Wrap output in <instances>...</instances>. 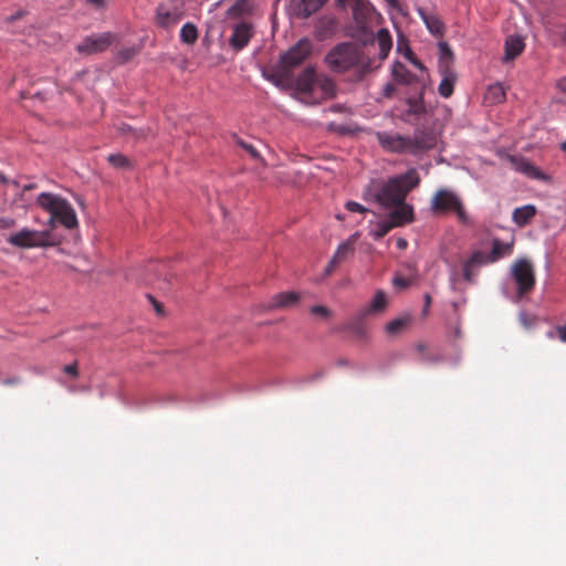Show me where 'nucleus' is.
Here are the masks:
<instances>
[{"mask_svg": "<svg viewBox=\"0 0 566 566\" xmlns=\"http://www.w3.org/2000/svg\"><path fill=\"white\" fill-rule=\"evenodd\" d=\"M387 219L391 222L394 228L403 227L415 221L413 207L403 201V203L395 205L389 208Z\"/></svg>", "mask_w": 566, "mask_h": 566, "instance_id": "nucleus-16", "label": "nucleus"}, {"mask_svg": "<svg viewBox=\"0 0 566 566\" xmlns=\"http://www.w3.org/2000/svg\"><path fill=\"white\" fill-rule=\"evenodd\" d=\"M377 139L380 146L391 153L396 154H411L410 138L400 134L390 135L386 132L377 133Z\"/></svg>", "mask_w": 566, "mask_h": 566, "instance_id": "nucleus-13", "label": "nucleus"}, {"mask_svg": "<svg viewBox=\"0 0 566 566\" xmlns=\"http://www.w3.org/2000/svg\"><path fill=\"white\" fill-rule=\"evenodd\" d=\"M525 48L524 38L520 34L507 35L504 43L503 62L507 63L515 60Z\"/></svg>", "mask_w": 566, "mask_h": 566, "instance_id": "nucleus-24", "label": "nucleus"}, {"mask_svg": "<svg viewBox=\"0 0 566 566\" xmlns=\"http://www.w3.org/2000/svg\"><path fill=\"white\" fill-rule=\"evenodd\" d=\"M514 247V238L510 242H503L499 238L492 240V249L489 252V261L496 262L500 259L511 255Z\"/></svg>", "mask_w": 566, "mask_h": 566, "instance_id": "nucleus-29", "label": "nucleus"}, {"mask_svg": "<svg viewBox=\"0 0 566 566\" xmlns=\"http://www.w3.org/2000/svg\"><path fill=\"white\" fill-rule=\"evenodd\" d=\"M316 83V70L314 66H306L295 78L292 77V88L302 94H312Z\"/></svg>", "mask_w": 566, "mask_h": 566, "instance_id": "nucleus-18", "label": "nucleus"}, {"mask_svg": "<svg viewBox=\"0 0 566 566\" xmlns=\"http://www.w3.org/2000/svg\"><path fill=\"white\" fill-rule=\"evenodd\" d=\"M64 373L67 375H71L72 377L78 376V369H77V363L74 361L73 364L65 365L63 368Z\"/></svg>", "mask_w": 566, "mask_h": 566, "instance_id": "nucleus-57", "label": "nucleus"}, {"mask_svg": "<svg viewBox=\"0 0 566 566\" xmlns=\"http://www.w3.org/2000/svg\"><path fill=\"white\" fill-rule=\"evenodd\" d=\"M310 312L312 315H322L325 317H328L332 315L329 308L324 305H314L311 307Z\"/></svg>", "mask_w": 566, "mask_h": 566, "instance_id": "nucleus-53", "label": "nucleus"}, {"mask_svg": "<svg viewBox=\"0 0 566 566\" xmlns=\"http://www.w3.org/2000/svg\"><path fill=\"white\" fill-rule=\"evenodd\" d=\"M184 3L180 7H175L171 11L164 10L163 6H159L156 10V23L163 29H169L172 24L178 23L184 18Z\"/></svg>", "mask_w": 566, "mask_h": 566, "instance_id": "nucleus-20", "label": "nucleus"}, {"mask_svg": "<svg viewBox=\"0 0 566 566\" xmlns=\"http://www.w3.org/2000/svg\"><path fill=\"white\" fill-rule=\"evenodd\" d=\"M420 176L416 168H409L406 172L394 176L384 182L376 191L375 201L384 209L403 203L408 193L420 184Z\"/></svg>", "mask_w": 566, "mask_h": 566, "instance_id": "nucleus-1", "label": "nucleus"}, {"mask_svg": "<svg viewBox=\"0 0 566 566\" xmlns=\"http://www.w3.org/2000/svg\"><path fill=\"white\" fill-rule=\"evenodd\" d=\"M359 48L353 42H340L333 46L325 55L324 61L331 71L345 73L358 63Z\"/></svg>", "mask_w": 566, "mask_h": 566, "instance_id": "nucleus-3", "label": "nucleus"}, {"mask_svg": "<svg viewBox=\"0 0 566 566\" xmlns=\"http://www.w3.org/2000/svg\"><path fill=\"white\" fill-rule=\"evenodd\" d=\"M387 307V294L382 290H377L370 302L366 306L368 314H381Z\"/></svg>", "mask_w": 566, "mask_h": 566, "instance_id": "nucleus-31", "label": "nucleus"}, {"mask_svg": "<svg viewBox=\"0 0 566 566\" xmlns=\"http://www.w3.org/2000/svg\"><path fill=\"white\" fill-rule=\"evenodd\" d=\"M30 97L36 98L40 102H44L46 99L45 93L41 91H36L34 93H31Z\"/></svg>", "mask_w": 566, "mask_h": 566, "instance_id": "nucleus-63", "label": "nucleus"}, {"mask_svg": "<svg viewBox=\"0 0 566 566\" xmlns=\"http://www.w3.org/2000/svg\"><path fill=\"white\" fill-rule=\"evenodd\" d=\"M312 52V43L307 38L300 39L293 46L280 55L279 67L284 69L292 77L294 69L298 67Z\"/></svg>", "mask_w": 566, "mask_h": 566, "instance_id": "nucleus-8", "label": "nucleus"}, {"mask_svg": "<svg viewBox=\"0 0 566 566\" xmlns=\"http://www.w3.org/2000/svg\"><path fill=\"white\" fill-rule=\"evenodd\" d=\"M510 161L514 169L532 179L546 180L547 176L533 163L523 156H511Z\"/></svg>", "mask_w": 566, "mask_h": 566, "instance_id": "nucleus-19", "label": "nucleus"}, {"mask_svg": "<svg viewBox=\"0 0 566 566\" xmlns=\"http://www.w3.org/2000/svg\"><path fill=\"white\" fill-rule=\"evenodd\" d=\"M387 2V4L391 8V9H395L397 11H399L401 14H406L403 11H402V8L400 6V2L399 0H385Z\"/></svg>", "mask_w": 566, "mask_h": 566, "instance_id": "nucleus-61", "label": "nucleus"}, {"mask_svg": "<svg viewBox=\"0 0 566 566\" xmlns=\"http://www.w3.org/2000/svg\"><path fill=\"white\" fill-rule=\"evenodd\" d=\"M337 20L334 17L323 15L315 24V36L318 40H325L332 36L337 29Z\"/></svg>", "mask_w": 566, "mask_h": 566, "instance_id": "nucleus-27", "label": "nucleus"}, {"mask_svg": "<svg viewBox=\"0 0 566 566\" xmlns=\"http://www.w3.org/2000/svg\"><path fill=\"white\" fill-rule=\"evenodd\" d=\"M358 63L354 66L359 69L360 71H364V74L367 76L370 74L375 67L373 66V59L369 56H366L364 51L359 49V56H358ZM378 69V66H376Z\"/></svg>", "mask_w": 566, "mask_h": 566, "instance_id": "nucleus-42", "label": "nucleus"}, {"mask_svg": "<svg viewBox=\"0 0 566 566\" xmlns=\"http://www.w3.org/2000/svg\"><path fill=\"white\" fill-rule=\"evenodd\" d=\"M536 213L537 209L534 205H525L514 209L512 219L518 227L523 228L532 221Z\"/></svg>", "mask_w": 566, "mask_h": 566, "instance_id": "nucleus-30", "label": "nucleus"}, {"mask_svg": "<svg viewBox=\"0 0 566 566\" xmlns=\"http://www.w3.org/2000/svg\"><path fill=\"white\" fill-rule=\"evenodd\" d=\"M116 39L112 32H103L85 36L76 45V51L83 55H93L106 51Z\"/></svg>", "mask_w": 566, "mask_h": 566, "instance_id": "nucleus-9", "label": "nucleus"}, {"mask_svg": "<svg viewBox=\"0 0 566 566\" xmlns=\"http://www.w3.org/2000/svg\"><path fill=\"white\" fill-rule=\"evenodd\" d=\"M345 208L350 211V212H359V213H364V212H370L369 209H367L366 207H364L363 205L356 202V201H347L345 203ZM371 213L375 216V217H379L378 213L371 211Z\"/></svg>", "mask_w": 566, "mask_h": 566, "instance_id": "nucleus-50", "label": "nucleus"}, {"mask_svg": "<svg viewBox=\"0 0 566 566\" xmlns=\"http://www.w3.org/2000/svg\"><path fill=\"white\" fill-rule=\"evenodd\" d=\"M319 87L328 97L333 98L336 96V84L332 78L324 77L319 83Z\"/></svg>", "mask_w": 566, "mask_h": 566, "instance_id": "nucleus-44", "label": "nucleus"}, {"mask_svg": "<svg viewBox=\"0 0 566 566\" xmlns=\"http://www.w3.org/2000/svg\"><path fill=\"white\" fill-rule=\"evenodd\" d=\"M301 294L294 291L280 292L272 296L268 303L260 304L255 312L256 315L266 314L272 310H284L294 307L298 304Z\"/></svg>", "mask_w": 566, "mask_h": 566, "instance_id": "nucleus-11", "label": "nucleus"}, {"mask_svg": "<svg viewBox=\"0 0 566 566\" xmlns=\"http://www.w3.org/2000/svg\"><path fill=\"white\" fill-rule=\"evenodd\" d=\"M344 329L350 337L364 339L368 335V325L366 321H346Z\"/></svg>", "mask_w": 566, "mask_h": 566, "instance_id": "nucleus-32", "label": "nucleus"}, {"mask_svg": "<svg viewBox=\"0 0 566 566\" xmlns=\"http://www.w3.org/2000/svg\"><path fill=\"white\" fill-rule=\"evenodd\" d=\"M249 1L237 0L226 12L228 18H241L245 13H249Z\"/></svg>", "mask_w": 566, "mask_h": 566, "instance_id": "nucleus-39", "label": "nucleus"}, {"mask_svg": "<svg viewBox=\"0 0 566 566\" xmlns=\"http://www.w3.org/2000/svg\"><path fill=\"white\" fill-rule=\"evenodd\" d=\"M485 99L491 104H500L505 101V90L501 83H495L489 86L485 94Z\"/></svg>", "mask_w": 566, "mask_h": 566, "instance_id": "nucleus-36", "label": "nucleus"}, {"mask_svg": "<svg viewBox=\"0 0 566 566\" xmlns=\"http://www.w3.org/2000/svg\"><path fill=\"white\" fill-rule=\"evenodd\" d=\"M140 52V46L133 45L129 48H123L116 53V62L118 64L128 63L134 56Z\"/></svg>", "mask_w": 566, "mask_h": 566, "instance_id": "nucleus-40", "label": "nucleus"}, {"mask_svg": "<svg viewBox=\"0 0 566 566\" xmlns=\"http://www.w3.org/2000/svg\"><path fill=\"white\" fill-rule=\"evenodd\" d=\"M339 263L340 262L333 256L332 260L328 262V264L325 268V271H324L325 274L329 275L334 271L335 266Z\"/></svg>", "mask_w": 566, "mask_h": 566, "instance_id": "nucleus-60", "label": "nucleus"}, {"mask_svg": "<svg viewBox=\"0 0 566 566\" xmlns=\"http://www.w3.org/2000/svg\"><path fill=\"white\" fill-rule=\"evenodd\" d=\"M263 77L281 90L292 88V76L284 70L279 67L276 62L271 67L262 70Z\"/></svg>", "mask_w": 566, "mask_h": 566, "instance_id": "nucleus-17", "label": "nucleus"}, {"mask_svg": "<svg viewBox=\"0 0 566 566\" xmlns=\"http://www.w3.org/2000/svg\"><path fill=\"white\" fill-rule=\"evenodd\" d=\"M27 13H28V12H27L25 10H23V9L18 10L15 13H13V14H11V15L7 17V18H6V22H8V23H13V22H15V21H18V20L22 19L23 17H25V15H27Z\"/></svg>", "mask_w": 566, "mask_h": 566, "instance_id": "nucleus-56", "label": "nucleus"}, {"mask_svg": "<svg viewBox=\"0 0 566 566\" xmlns=\"http://www.w3.org/2000/svg\"><path fill=\"white\" fill-rule=\"evenodd\" d=\"M375 35L379 48H392V39L388 29L381 28Z\"/></svg>", "mask_w": 566, "mask_h": 566, "instance_id": "nucleus-43", "label": "nucleus"}, {"mask_svg": "<svg viewBox=\"0 0 566 566\" xmlns=\"http://www.w3.org/2000/svg\"><path fill=\"white\" fill-rule=\"evenodd\" d=\"M327 130L331 133H335L339 136H347V135H352L354 133V130L350 127H348L346 125L337 124L335 122H331L327 125Z\"/></svg>", "mask_w": 566, "mask_h": 566, "instance_id": "nucleus-45", "label": "nucleus"}, {"mask_svg": "<svg viewBox=\"0 0 566 566\" xmlns=\"http://www.w3.org/2000/svg\"><path fill=\"white\" fill-rule=\"evenodd\" d=\"M410 283H411L410 280L406 279L403 276L397 275L392 279L394 286L399 290H405V289L409 287Z\"/></svg>", "mask_w": 566, "mask_h": 566, "instance_id": "nucleus-54", "label": "nucleus"}, {"mask_svg": "<svg viewBox=\"0 0 566 566\" xmlns=\"http://www.w3.org/2000/svg\"><path fill=\"white\" fill-rule=\"evenodd\" d=\"M369 223V235H371L376 241L382 239L391 229H394V226L387 218L376 222L370 221Z\"/></svg>", "mask_w": 566, "mask_h": 566, "instance_id": "nucleus-35", "label": "nucleus"}, {"mask_svg": "<svg viewBox=\"0 0 566 566\" xmlns=\"http://www.w3.org/2000/svg\"><path fill=\"white\" fill-rule=\"evenodd\" d=\"M15 226V220L12 218H0V229H10Z\"/></svg>", "mask_w": 566, "mask_h": 566, "instance_id": "nucleus-58", "label": "nucleus"}, {"mask_svg": "<svg viewBox=\"0 0 566 566\" xmlns=\"http://www.w3.org/2000/svg\"><path fill=\"white\" fill-rule=\"evenodd\" d=\"M177 280V275L169 271V264L161 261H150L142 274V281L145 284L157 283L158 287L165 292L171 291Z\"/></svg>", "mask_w": 566, "mask_h": 566, "instance_id": "nucleus-7", "label": "nucleus"}, {"mask_svg": "<svg viewBox=\"0 0 566 566\" xmlns=\"http://www.w3.org/2000/svg\"><path fill=\"white\" fill-rule=\"evenodd\" d=\"M438 71L442 77L438 86V92L440 96L448 98L453 94L458 75L453 69H448L447 66H442L441 70Z\"/></svg>", "mask_w": 566, "mask_h": 566, "instance_id": "nucleus-25", "label": "nucleus"}, {"mask_svg": "<svg viewBox=\"0 0 566 566\" xmlns=\"http://www.w3.org/2000/svg\"><path fill=\"white\" fill-rule=\"evenodd\" d=\"M36 203L50 214L57 217V222L65 228L77 227L75 210L65 198L52 192H41L36 198Z\"/></svg>", "mask_w": 566, "mask_h": 566, "instance_id": "nucleus-2", "label": "nucleus"}, {"mask_svg": "<svg viewBox=\"0 0 566 566\" xmlns=\"http://www.w3.org/2000/svg\"><path fill=\"white\" fill-rule=\"evenodd\" d=\"M430 209L436 214L454 212L460 222L464 224L470 222L461 198L452 190L439 189L431 199Z\"/></svg>", "mask_w": 566, "mask_h": 566, "instance_id": "nucleus-5", "label": "nucleus"}, {"mask_svg": "<svg viewBox=\"0 0 566 566\" xmlns=\"http://www.w3.org/2000/svg\"><path fill=\"white\" fill-rule=\"evenodd\" d=\"M328 0H293L294 15L307 19L316 13Z\"/></svg>", "mask_w": 566, "mask_h": 566, "instance_id": "nucleus-23", "label": "nucleus"}, {"mask_svg": "<svg viewBox=\"0 0 566 566\" xmlns=\"http://www.w3.org/2000/svg\"><path fill=\"white\" fill-rule=\"evenodd\" d=\"M391 77L399 85L422 84L419 76L410 72L406 65L398 60L391 65Z\"/></svg>", "mask_w": 566, "mask_h": 566, "instance_id": "nucleus-21", "label": "nucleus"}, {"mask_svg": "<svg viewBox=\"0 0 566 566\" xmlns=\"http://www.w3.org/2000/svg\"><path fill=\"white\" fill-rule=\"evenodd\" d=\"M418 12L431 34H433V35H442L443 34L444 24L439 18H437L434 15L427 14V12L422 8H419Z\"/></svg>", "mask_w": 566, "mask_h": 566, "instance_id": "nucleus-33", "label": "nucleus"}, {"mask_svg": "<svg viewBox=\"0 0 566 566\" xmlns=\"http://www.w3.org/2000/svg\"><path fill=\"white\" fill-rule=\"evenodd\" d=\"M355 252V248H349L348 245H346L344 242H342L335 254L333 255L336 260H338L339 262H343L344 260H346L349 255L354 254Z\"/></svg>", "mask_w": 566, "mask_h": 566, "instance_id": "nucleus-47", "label": "nucleus"}, {"mask_svg": "<svg viewBox=\"0 0 566 566\" xmlns=\"http://www.w3.org/2000/svg\"><path fill=\"white\" fill-rule=\"evenodd\" d=\"M253 36L252 24L241 21L233 27L232 35L229 39V45L235 52L243 50Z\"/></svg>", "mask_w": 566, "mask_h": 566, "instance_id": "nucleus-14", "label": "nucleus"}, {"mask_svg": "<svg viewBox=\"0 0 566 566\" xmlns=\"http://www.w3.org/2000/svg\"><path fill=\"white\" fill-rule=\"evenodd\" d=\"M7 242L20 249L55 247L61 243L60 237L51 230H30L23 228L21 231L8 237Z\"/></svg>", "mask_w": 566, "mask_h": 566, "instance_id": "nucleus-4", "label": "nucleus"}, {"mask_svg": "<svg viewBox=\"0 0 566 566\" xmlns=\"http://www.w3.org/2000/svg\"><path fill=\"white\" fill-rule=\"evenodd\" d=\"M107 160L114 168H118V169H130L132 168L130 160L128 159V157H126L123 154H111L107 157Z\"/></svg>", "mask_w": 566, "mask_h": 566, "instance_id": "nucleus-41", "label": "nucleus"}, {"mask_svg": "<svg viewBox=\"0 0 566 566\" xmlns=\"http://www.w3.org/2000/svg\"><path fill=\"white\" fill-rule=\"evenodd\" d=\"M337 9L352 10L353 22L371 21V13L376 12V8L369 0H335Z\"/></svg>", "mask_w": 566, "mask_h": 566, "instance_id": "nucleus-12", "label": "nucleus"}, {"mask_svg": "<svg viewBox=\"0 0 566 566\" xmlns=\"http://www.w3.org/2000/svg\"><path fill=\"white\" fill-rule=\"evenodd\" d=\"M397 51L401 53L413 66L422 72H427L424 64L417 57L409 45L408 39L403 34L398 35Z\"/></svg>", "mask_w": 566, "mask_h": 566, "instance_id": "nucleus-28", "label": "nucleus"}, {"mask_svg": "<svg viewBox=\"0 0 566 566\" xmlns=\"http://www.w3.org/2000/svg\"><path fill=\"white\" fill-rule=\"evenodd\" d=\"M413 135L409 136L412 155H419L423 151L431 150L437 145V134L434 129L428 125H415Z\"/></svg>", "mask_w": 566, "mask_h": 566, "instance_id": "nucleus-10", "label": "nucleus"}, {"mask_svg": "<svg viewBox=\"0 0 566 566\" xmlns=\"http://www.w3.org/2000/svg\"><path fill=\"white\" fill-rule=\"evenodd\" d=\"M197 39H198L197 27L191 22L185 23L180 30V41L185 44L192 45L196 43Z\"/></svg>", "mask_w": 566, "mask_h": 566, "instance_id": "nucleus-37", "label": "nucleus"}, {"mask_svg": "<svg viewBox=\"0 0 566 566\" xmlns=\"http://www.w3.org/2000/svg\"><path fill=\"white\" fill-rule=\"evenodd\" d=\"M439 49V63L438 70H441L442 66H447L448 69H453L454 63V54L449 43L446 41H441L438 43Z\"/></svg>", "mask_w": 566, "mask_h": 566, "instance_id": "nucleus-34", "label": "nucleus"}, {"mask_svg": "<svg viewBox=\"0 0 566 566\" xmlns=\"http://www.w3.org/2000/svg\"><path fill=\"white\" fill-rule=\"evenodd\" d=\"M409 321H389L385 326V333L389 337H397L408 329Z\"/></svg>", "mask_w": 566, "mask_h": 566, "instance_id": "nucleus-38", "label": "nucleus"}, {"mask_svg": "<svg viewBox=\"0 0 566 566\" xmlns=\"http://www.w3.org/2000/svg\"><path fill=\"white\" fill-rule=\"evenodd\" d=\"M370 21L354 22L347 28L346 34L361 46L374 44L376 35L369 27Z\"/></svg>", "mask_w": 566, "mask_h": 566, "instance_id": "nucleus-15", "label": "nucleus"}, {"mask_svg": "<svg viewBox=\"0 0 566 566\" xmlns=\"http://www.w3.org/2000/svg\"><path fill=\"white\" fill-rule=\"evenodd\" d=\"M397 88L394 83L388 82L384 85L381 96L384 98H391L394 94L396 93Z\"/></svg>", "mask_w": 566, "mask_h": 566, "instance_id": "nucleus-55", "label": "nucleus"}, {"mask_svg": "<svg viewBox=\"0 0 566 566\" xmlns=\"http://www.w3.org/2000/svg\"><path fill=\"white\" fill-rule=\"evenodd\" d=\"M359 237H360V233L357 231V232L350 234L348 237V239L346 241H344V243L346 245H348L349 248H355V243H356V241L358 240Z\"/></svg>", "mask_w": 566, "mask_h": 566, "instance_id": "nucleus-59", "label": "nucleus"}, {"mask_svg": "<svg viewBox=\"0 0 566 566\" xmlns=\"http://www.w3.org/2000/svg\"><path fill=\"white\" fill-rule=\"evenodd\" d=\"M147 300L153 305L154 311L157 315L163 316L165 315V305L164 303L157 301L151 294H146Z\"/></svg>", "mask_w": 566, "mask_h": 566, "instance_id": "nucleus-51", "label": "nucleus"}, {"mask_svg": "<svg viewBox=\"0 0 566 566\" xmlns=\"http://www.w3.org/2000/svg\"><path fill=\"white\" fill-rule=\"evenodd\" d=\"M511 277L516 286V298H523L535 285V271L532 262L525 258L516 260L511 266Z\"/></svg>", "mask_w": 566, "mask_h": 566, "instance_id": "nucleus-6", "label": "nucleus"}, {"mask_svg": "<svg viewBox=\"0 0 566 566\" xmlns=\"http://www.w3.org/2000/svg\"><path fill=\"white\" fill-rule=\"evenodd\" d=\"M416 112L415 109L406 108L399 115V119L406 124L417 125L419 120L416 118Z\"/></svg>", "mask_w": 566, "mask_h": 566, "instance_id": "nucleus-49", "label": "nucleus"}, {"mask_svg": "<svg viewBox=\"0 0 566 566\" xmlns=\"http://www.w3.org/2000/svg\"><path fill=\"white\" fill-rule=\"evenodd\" d=\"M235 143L241 148H243L253 159H255V160H261L262 159L260 153L258 151V149L253 145L244 142L243 139H241V138H239L237 136H235Z\"/></svg>", "mask_w": 566, "mask_h": 566, "instance_id": "nucleus-46", "label": "nucleus"}, {"mask_svg": "<svg viewBox=\"0 0 566 566\" xmlns=\"http://www.w3.org/2000/svg\"><path fill=\"white\" fill-rule=\"evenodd\" d=\"M354 72L348 76L347 82L352 84H357L363 82L366 78V75L364 74V71H360L357 67H353Z\"/></svg>", "mask_w": 566, "mask_h": 566, "instance_id": "nucleus-52", "label": "nucleus"}, {"mask_svg": "<svg viewBox=\"0 0 566 566\" xmlns=\"http://www.w3.org/2000/svg\"><path fill=\"white\" fill-rule=\"evenodd\" d=\"M86 2L97 9L104 8L106 4V0H86Z\"/></svg>", "mask_w": 566, "mask_h": 566, "instance_id": "nucleus-62", "label": "nucleus"}, {"mask_svg": "<svg viewBox=\"0 0 566 566\" xmlns=\"http://www.w3.org/2000/svg\"><path fill=\"white\" fill-rule=\"evenodd\" d=\"M424 90L426 85L422 83L419 88H417L415 94L405 98V103L408 105V108L417 111L416 118L418 120L421 116L428 113V108L424 103Z\"/></svg>", "mask_w": 566, "mask_h": 566, "instance_id": "nucleus-26", "label": "nucleus"}, {"mask_svg": "<svg viewBox=\"0 0 566 566\" xmlns=\"http://www.w3.org/2000/svg\"><path fill=\"white\" fill-rule=\"evenodd\" d=\"M489 263H492L489 261V253H484L481 250H475L463 264V279L469 283L474 282L473 269Z\"/></svg>", "mask_w": 566, "mask_h": 566, "instance_id": "nucleus-22", "label": "nucleus"}, {"mask_svg": "<svg viewBox=\"0 0 566 566\" xmlns=\"http://www.w3.org/2000/svg\"><path fill=\"white\" fill-rule=\"evenodd\" d=\"M396 245L399 250H405L408 247V241L405 238H398Z\"/></svg>", "mask_w": 566, "mask_h": 566, "instance_id": "nucleus-64", "label": "nucleus"}, {"mask_svg": "<svg viewBox=\"0 0 566 566\" xmlns=\"http://www.w3.org/2000/svg\"><path fill=\"white\" fill-rule=\"evenodd\" d=\"M119 130L122 132V134H125V135L130 134L135 138H144L145 137V129L134 128L133 126H130L128 124H122L119 127Z\"/></svg>", "mask_w": 566, "mask_h": 566, "instance_id": "nucleus-48", "label": "nucleus"}]
</instances>
